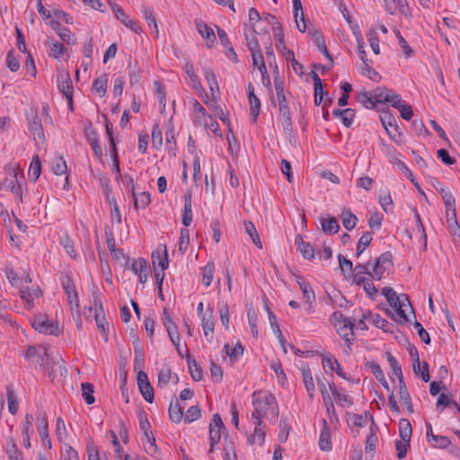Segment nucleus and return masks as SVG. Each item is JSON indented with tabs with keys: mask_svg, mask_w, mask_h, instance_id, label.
Wrapping results in <instances>:
<instances>
[{
	"mask_svg": "<svg viewBox=\"0 0 460 460\" xmlns=\"http://www.w3.org/2000/svg\"><path fill=\"white\" fill-rule=\"evenodd\" d=\"M253 411L252 418L255 420L261 419L270 411L277 418L279 416V405L275 396L269 392L255 391L252 394Z\"/></svg>",
	"mask_w": 460,
	"mask_h": 460,
	"instance_id": "f257e3e1",
	"label": "nucleus"
},
{
	"mask_svg": "<svg viewBox=\"0 0 460 460\" xmlns=\"http://www.w3.org/2000/svg\"><path fill=\"white\" fill-rule=\"evenodd\" d=\"M332 321L337 330L339 335L345 341L349 348L352 344V338L354 335V324L350 318L345 316L342 313L336 311L332 314Z\"/></svg>",
	"mask_w": 460,
	"mask_h": 460,
	"instance_id": "f03ea898",
	"label": "nucleus"
},
{
	"mask_svg": "<svg viewBox=\"0 0 460 460\" xmlns=\"http://www.w3.org/2000/svg\"><path fill=\"white\" fill-rule=\"evenodd\" d=\"M32 326L35 331L40 333L56 336L59 334L58 323L54 321H49L47 315L45 314L35 315L32 320Z\"/></svg>",
	"mask_w": 460,
	"mask_h": 460,
	"instance_id": "7ed1b4c3",
	"label": "nucleus"
},
{
	"mask_svg": "<svg viewBox=\"0 0 460 460\" xmlns=\"http://www.w3.org/2000/svg\"><path fill=\"white\" fill-rule=\"evenodd\" d=\"M393 265V254L390 252H383L375 261L372 270V279L380 280L387 270V266Z\"/></svg>",
	"mask_w": 460,
	"mask_h": 460,
	"instance_id": "20e7f679",
	"label": "nucleus"
},
{
	"mask_svg": "<svg viewBox=\"0 0 460 460\" xmlns=\"http://www.w3.org/2000/svg\"><path fill=\"white\" fill-rule=\"evenodd\" d=\"M444 200L446 206V217L447 221L449 223V211H452V223L459 228L456 219V199L451 191L447 188H440L438 191Z\"/></svg>",
	"mask_w": 460,
	"mask_h": 460,
	"instance_id": "39448f33",
	"label": "nucleus"
},
{
	"mask_svg": "<svg viewBox=\"0 0 460 460\" xmlns=\"http://www.w3.org/2000/svg\"><path fill=\"white\" fill-rule=\"evenodd\" d=\"M279 114L281 116L282 127L286 135H292V119L287 98L278 100Z\"/></svg>",
	"mask_w": 460,
	"mask_h": 460,
	"instance_id": "423d86ee",
	"label": "nucleus"
},
{
	"mask_svg": "<svg viewBox=\"0 0 460 460\" xmlns=\"http://www.w3.org/2000/svg\"><path fill=\"white\" fill-rule=\"evenodd\" d=\"M111 8L115 17L119 20L126 27L129 28L137 34H139L142 31L141 27L137 25L135 21L129 19L119 5L115 3H111Z\"/></svg>",
	"mask_w": 460,
	"mask_h": 460,
	"instance_id": "0eeeda50",
	"label": "nucleus"
},
{
	"mask_svg": "<svg viewBox=\"0 0 460 460\" xmlns=\"http://www.w3.org/2000/svg\"><path fill=\"white\" fill-rule=\"evenodd\" d=\"M137 385L144 399L152 403L155 399L154 389L148 380L147 375L144 371L137 374Z\"/></svg>",
	"mask_w": 460,
	"mask_h": 460,
	"instance_id": "6e6552de",
	"label": "nucleus"
},
{
	"mask_svg": "<svg viewBox=\"0 0 460 460\" xmlns=\"http://www.w3.org/2000/svg\"><path fill=\"white\" fill-rule=\"evenodd\" d=\"M36 425L42 443L49 448H51V440L49 435L48 416L46 413L40 412L37 415Z\"/></svg>",
	"mask_w": 460,
	"mask_h": 460,
	"instance_id": "1a4fd4ad",
	"label": "nucleus"
},
{
	"mask_svg": "<svg viewBox=\"0 0 460 460\" xmlns=\"http://www.w3.org/2000/svg\"><path fill=\"white\" fill-rule=\"evenodd\" d=\"M294 277L303 293V297H304L305 303H307L310 305V307H309V310H310L312 307V305L315 302L314 292L310 283L308 281H306L304 279V277L297 275V274H294Z\"/></svg>",
	"mask_w": 460,
	"mask_h": 460,
	"instance_id": "9d476101",
	"label": "nucleus"
},
{
	"mask_svg": "<svg viewBox=\"0 0 460 460\" xmlns=\"http://www.w3.org/2000/svg\"><path fill=\"white\" fill-rule=\"evenodd\" d=\"M381 294L386 298L387 302L391 306L396 305V304L406 301L408 305L411 307V313L414 314V310L410 303L409 296L406 294L397 295L396 292L389 287H385L381 290Z\"/></svg>",
	"mask_w": 460,
	"mask_h": 460,
	"instance_id": "9b49d317",
	"label": "nucleus"
},
{
	"mask_svg": "<svg viewBox=\"0 0 460 460\" xmlns=\"http://www.w3.org/2000/svg\"><path fill=\"white\" fill-rule=\"evenodd\" d=\"M380 120L382 122L383 127L385 128L387 134L390 136V137L396 141V136L395 133L392 131V128L398 132V135L401 136L402 133L399 132V127L397 125V119L395 116L389 112H385L384 114L380 115Z\"/></svg>",
	"mask_w": 460,
	"mask_h": 460,
	"instance_id": "f8f14e48",
	"label": "nucleus"
},
{
	"mask_svg": "<svg viewBox=\"0 0 460 460\" xmlns=\"http://www.w3.org/2000/svg\"><path fill=\"white\" fill-rule=\"evenodd\" d=\"M200 320L204 331V335L208 341H211L213 340V332L215 327L213 308L208 305L204 315L200 317Z\"/></svg>",
	"mask_w": 460,
	"mask_h": 460,
	"instance_id": "ddd939ff",
	"label": "nucleus"
},
{
	"mask_svg": "<svg viewBox=\"0 0 460 460\" xmlns=\"http://www.w3.org/2000/svg\"><path fill=\"white\" fill-rule=\"evenodd\" d=\"M58 87L64 96L73 94V84L68 71H61L58 74Z\"/></svg>",
	"mask_w": 460,
	"mask_h": 460,
	"instance_id": "4468645a",
	"label": "nucleus"
},
{
	"mask_svg": "<svg viewBox=\"0 0 460 460\" xmlns=\"http://www.w3.org/2000/svg\"><path fill=\"white\" fill-rule=\"evenodd\" d=\"M195 25L199 33L207 40L208 47L211 48L217 40L213 29L203 21H195Z\"/></svg>",
	"mask_w": 460,
	"mask_h": 460,
	"instance_id": "2eb2a0df",
	"label": "nucleus"
},
{
	"mask_svg": "<svg viewBox=\"0 0 460 460\" xmlns=\"http://www.w3.org/2000/svg\"><path fill=\"white\" fill-rule=\"evenodd\" d=\"M49 24L63 41H66L67 44H75V38L68 28L62 26L59 22L55 20H52Z\"/></svg>",
	"mask_w": 460,
	"mask_h": 460,
	"instance_id": "dca6fc26",
	"label": "nucleus"
},
{
	"mask_svg": "<svg viewBox=\"0 0 460 460\" xmlns=\"http://www.w3.org/2000/svg\"><path fill=\"white\" fill-rule=\"evenodd\" d=\"M248 98L250 102L251 114L253 122L258 119L261 111V101L254 93V87L252 83L248 84Z\"/></svg>",
	"mask_w": 460,
	"mask_h": 460,
	"instance_id": "f3484780",
	"label": "nucleus"
},
{
	"mask_svg": "<svg viewBox=\"0 0 460 460\" xmlns=\"http://www.w3.org/2000/svg\"><path fill=\"white\" fill-rule=\"evenodd\" d=\"M295 244L305 259L311 261L314 258V247L309 243H305L301 234L295 237Z\"/></svg>",
	"mask_w": 460,
	"mask_h": 460,
	"instance_id": "a211bd4d",
	"label": "nucleus"
},
{
	"mask_svg": "<svg viewBox=\"0 0 460 460\" xmlns=\"http://www.w3.org/2000/svg\"><path fill=\"white\" fill-rule=\"evenodd\" d=\"M319 447L323 451H330L332 448L331 441V431L326 420H323V429L320 433Z\"/></svg>",
	"mask_w": 460,
	"mask_h": 460,
	"instance_id": "6ab92c4d",
	"label": "nucleus"
},
{
	"mask_svg": "<svg viewBox=\"0 0 460 460\" xmlns=\"http://www.w3.org/2000/svg\"><path fill=\"white\" fill-rule=\"evenodd\" d=\"M204 76L208 82L209 91L211 93V99L212 101H215V98L217 97V93L219 92V85L217 80V76L214 73V71L209 68L206 67L204 69Z\"/></svg>",
	"mask_w": 460,
	"mask_h": 460,
	"instance_id": "aec40b11",
	"label": "nucleus"
},
{
	"mask_svg": "<svg viewBox=\"0 0 460 460\" xmlns=\"http://www.w3.org/2000/svg\"><path fill=\"white\" fill-rule=\"evenodd\" d=\"M152 262L154 267L157 266V268L160 267L163 269L168 268L169 262L165 245H163L161 251L156 250L152 252Z\"/></svg>",
	"mask_w": 460,
	"mask_h": 460,
	"instance_id": "412c9836",
	"label": "nucleus"
},
{
	"mask_svg": "<svg viewBox=\"0 0 460 460\" xmlns=\"http://www.w3.org/2000/svg\"><path fill=\"white\" fill-rule=\"evenodd\" d=\"M301 373L303 376L304 385L305 387V390L311 399L314 396V384L313 376L311 373V370L308 367V365H305L301 368Z\"/></svg>",
	"mask_w": 460,
	"mask_h": 460,
	"instance_id": "4be33fe9",
	"label": "nucleus"
},
{
	"mask_svg": "<svg viewBox=\"0 0 460 460\" xmlns=\"http://www.w3.org/2000/svg\"><path fill=\"white\" fill-rule=\"evenodd\" d=\"M398 390H399L398 394H399L400 400L402 401V404L405 406L408 413L412 414L414 412L413 403H412L411 395L408 392L406 384L401 382V385H399Z\"/></svg>",
	"mask_w": 460,
	"mask_h": 460,
	"instance_id": "5701e85b",
	"label": "nucleus"
},
{
	"mask_svg": "<svg viewBox=\"0 0 460 460\" xmlns=\"http://www.w3.org/2000/svg\"><path fill=\"white\" fill-rule=\"evenodd\" d=\"M5 451L9 460H23L22 453L18 449L13 437L7 438Z\"/></svg>",
	"mask_w": 460,
	"mask_h": 460,
	"instance_id": "b1692460",
	"label": "nucleus"
},
{
	"mask_svg": "<svg viewBox=\"0 0 460 460\" xmlns=\"http://www.w3.org/2000/svg\"><path fill=\"white\" fill-rule=\"evenodd\" d=\"M349 421L351 422V424L354 426V427H364L367 425V419H370L372 420V425L373 426V429L375 428L376 429H377V427L376 426L375 422H374V418L372 416L371 413H369L368 411H366L364 415L362 414H357V413H352V414H349Z\"/></svg>",
	"mask_w": 460,
	"mask_h": 460,
	"instance_id": "393cba45",
	"label": "nucleus"
},
{
	"mask_svg": "<svg viewBox=\"0 0 460 460\" xmlns=\"http://www.w3.org/2000/svg\"><path fill=\"white\" fill-rule=\"evenodd\" d=\"M32 420H33L32 414L27 413L25 415V420H24V423L22 426V438H23V446L26 448L31 447V435L32 433V429H31Z\"/></svg>",
	"mask_w": 460,
	"mask_h": 460,
	"instance_id": "a878e982",
	"label": "nucleus"
},
{
	"mask_svg": "<svg viewBox=\"0 0 460 460\" xmlns=\"http://www.w3.org/2000/svg\"><path fill=\"white\" fill-rule=\"evenodd\" d=\"M29 128L31 134L33 135L34 139L39 138L40 140L42 141L45 140L41 120L37 115L33 116L32 119L30 120Z\"/></svg>",
	"mask_w": 460,
	"mask_h": 460,
	"instance_id": "bb28decb",
	"label": "nucleus"
},
{
	"mask_svg": "<svg viewBox=\"0 0 460 460\" xmlns=\"http://www.w3.org/2000/svg\"><path fill=\"white\" fill-rule=\"evenodd\" d=\"M377 443V436L373 429V426L370 427V433L367 435L366 438V446H365V451L367 456H369V460H372L375 452H376V446Z\"/></svg>",
	"mask_w": 460,
	"mask_h": 460,
	"instance_id": "cd10ccee",
	"label": "nucleus"
},
{
	"mask_svg": "<svg viewBox=\"0 0 460 460\" xmlns=\"http://www.w3.org/2000/svg\"><path fill=\"white\" fill-rule=\"evenodd\" d=\"M341 218L343 226L347 230L351 231L352 229L355 228L358 222V217L349 209L343 208L341 213Z\"/></svg>",
	"mask_w": 460,
	"mask_h": 460,
	"instance_id": "c85d7f7f",
	"label": "nucleus"
},
{
	"mask_svg": "<svg viewBox=\"0 0 460 460\" xmlns=\"http://www.w3.org/2000/svg\"><path fill=\"white\" fill-rule=\"evenodd\" d=\"M205 103L208 106H210L216 115L224 122V123H226L229 125V118H228V112L226 111L222 107L221 105H219L217 103V97L215 98V101H212V99L210 100H206L205 101Z\"/></svg>",
	"mask_w": 460,
	"mask_h": 460,
	"instance_id": "c756f323",
	"label": "nucleus"
},
{
	"mask_svg": "<svg viewBox=\"0 0 460 460\" xmlns=\"http://www.w3.org/2000/svg\"><path fill=\"white\" fill-rule=\"evenodd\" d=\"M386 359L392 369L393 374L397 376L399 380V385H401V382L405 383L403 379L402 367L397 359L392 355L391 352H386Z\"/></svg>",
	"mask_w": 460,
	"mask_h": 460,
	"instance_id": "7c9ffc66",
	"label": "nucleus"
},
{
	"mask_svg": "<svg viewBox=\"0 0 460 460\" xmlns=\"http://www.w3.org/2000/svg\"><path fill=\"white\" fill-rule=\"evenodd\" d=\"M85 137L90 144L94 155L98 157L102 155V150L98 143L97 133L93 129H89L85 131Z\"/></svg>",
	"mask_w": 460,
	"mask_h": 460,
	"instance_id": "2f4dec72",
	"label": "nucleus"
},
{
	"mask_svg": "<svg viewBox=\"0 0 460 460\" xmlns=\"http://www.w3.org/2000/svg\"><path fill=\"white\" fill-rule=\"evenodd\" d=\"M401 439L411 441L412 428L409 420L402 418L398 423Z\"/></svg>",
	"mask_w": 460,
	"mask_h": 460,
	"instance_id": "473e14b6",
	"label": "nucleus"
},
{
	"mask_svg": "<svg viewBox=\"0 0 460 460\" xmlns=\"http://www.w3.org/2000/svg\"><path fill=\"white\" fill-rule=\"evenodd\" d=\"M322 229L325 234H334L339 232L340 225L334 217L321 221Z\"/></svg>",
	"mask_w": 460,
	"mask_h": 460,
	"instance_id": "72a5a7b5",
	"label": "nucleus"
},
{
	"mask_svg": "<svg viewBox=\"0 0 460 460\" xmlns=\"http://www.w3.org/2000/svg\"><path fill=\"white\" fill-rule=\"evenodd\" d=\"M134 199V208L135 209L138 208H146L151 202V196L149 192L143 191L139 194H132Z\"/></svg>",
	"mask_w": 460,
	"mask_h": 460,
	"instance_id": "f704fd0d",
	"label": "nucleus"
},
{
	"mask_svg": "<svg viewBox=\"0 0 460 460\" xmlns=\"http://www.w3.org/2000/svg\"><path fill=\"white\" fill-rule=\"evenodd\" d=\"M187 363L190 376L194 381L202 379V369L198 366L197 361L190 354L187 355Z\"/></svg>",
	"mask_w": 460,
	"mask_h": 460,
	"instance_id": "c9c22d12",
	"label": "nucleus"
},
{
	"mask_svg": "<svg viewBox=\"0 0 460 460\" xmlns=\"http://www.w3.org/2000/svg\"><path fill=\"white\" fill-rule=\"evenodd\" d=\"M108 77L107 75H102L96 78L93 83V91L103 97L107 93Z\"/></svg>",
	"mask_w": 460,
	"mask_h": 460,
	"instance_id": "e433bc0d",
	"label": "nucleus"
},
{
	"mask_svg": "<svg viewBox=\"0 0 460 460\" xmlns=\"http://www.w3.org/2000/svg\"><path fill=\"white\" fill-rule=\"evenodd\" d=\"M245 232L248 234L252 243L259 248L262 249V243L260 239V235L256 230L254 224L252 221H245L243 223Z\"/></svg>",
	"mask_w": 460,
	"mask_h": 460,
	"instance_id": "4c0bfd02",
	"label": "nucleus"
},
{
	"mask_svg": "<svg viewBox=\"0 0 460 460\" xmlns=\"http://www.w3.org/2000/svg\"><path fill=\"white\" fill-rule=\"evenodd\" d=\"M125 268L130 269L137 275L148 270V261L144 258L130 260L128 267Z\"/></svg>",
	"mask_w": 460,
	"mask_h": 460,
	"instance_id": "58836bf2",
	"label": "nucleus"
},
{
	"mask_svg": "<svg viewBox=\"0 0 460 460\" xmlns=\"http://www.w3.org/2000/svg\"><path fill=\"white\" fill-rule=\"evenodd\" d=\"M128 77H129V84L130 86L134 85H140V80H141V70L139 66H137V63L135 62L134 64L129 63L128 64Z\"/></svg>",
	"mask_w": 460,
	"mask_h": 460,
	"instance_id": "ea45409f",
	"label": "nucleus"
},
{
	"mask_svg": "<svg viewBox=\"0 0 460 460\" xmlns=\"http://www.w3.org/2000/svg\"><path fill=\"white\" fill-rule=\"evenodd\" d=\"M254 424V431L253 434L248 438V443L250 445H254L256 443V439H258L259 444L262 445L265 439V432L261 429V420H255Z\"/></svg>",
	"mask_w": 460,
	"mask_h": 460,
	"instance_id": "a19ab883",
	"label": "nucleus"
},
{
	"mask_svg": "<svg viewBox=\"0 0 460 460\" xmlns=\"http://www.w3.org/2000/svg\"><path fill=\"white\" fill-rule=\"evenodd\" d=\"M209 449L208 454H212L221 439L222 433L224 430L216 429L213 426H209Z\"/></svg>",
	"mask_w": 460,
	"mask_h": 460,
	"instance_id": "79ce46f5",
	"label": "nucleus"
},
{
	"mask_svg": "<svg viewBox=\"0 0 460 460\" xmlns=\"http://www.w3.org/2000/svg\"><path fill=\"white\" fill-rule=\"evenodd\" d=\"M47 45L50 48L52 55L55 58H61L66 52V49L65 48L64 44L57 41L54 39H49L47 40Z\"/></svg>",
	"mask_w": 460,
	"mask_h": 460,
	"instance_id": "37998d69",
	"label": "nucleus"
},
{
	"mask_svg": "<svg viewBox=\"0 0 460 460\" xmlns=\"http://www.w3.org/2000/svg\"><path fill=\"white\" fill-rule=\"evenodd\" d=\"M168 411L172 422L179 423L183 418V408L178 402L171 403Z\"/></svg>",
	"mask_w": 460,
	"mask_h": 460,
	"instance_id": "c03bdc74",
	"label": "nucleus"
},
{
	"mask_svg": "<svg viewBox=\"0 0 460 460\" xmlns=\"http://www.w3.org/2000/svg\"><path fill=\"white\" fill-rule=\"evenodd\" d=\"M255 30L253 29L252 31H250V32H245L244 35H245V41H246V46L247 48L249 49L250 52L251 53H254V52H257V51H261V49L259 45V42L254 35L255 33Z\"/></svg>",
	"mask_w": 460,
	"mask_h": 460,
	"instance_id": "a18cd8bd",
	"label": "nucleus"
},
{
	"mask_svg": "<svg viewBox=\"0 0 460 460\" xmlns=\"http://www.w3.org/2000/svg\"><path fill=\"white\" fill-rule=\"evenodd\" d=\"M283 54L286 58V59L292 64L293 70L296 74L302 75L304 73V66L302 64H300L295 58V53L293 50L287 49L283 51Z\"/></svg>",
	"mask_w": 460,
	"mask_h": 460,
	"instance_id": "49530a36",
	"label": "nucleus"
},
{
	"mask_svg": "<svg viewBox=\"0 0 460 460\" xmlns=\"http://www.w3.org/2000/svg\"><path fill=\"white\" fill-rule=\"evenodd\" d=\"M273 30H274V36L277 40V43H276L277 48L279 49H282L283 51L287 50L288 49L285 45L284 33H283V29H282L280 22H276L274 23Z\"/></svg>",
	"mask_w": 460,
	"mask_h": 460,
	"instance_id": "de8ad7c7",
	"label": "nucleus"
},
{
	"mask_svg": "<svg viewBox=\"0 0 460 460\" xmlns=\"http://www.w3.org/2000/svg\"><path fill=\"white\" fill-rule=\"evenodd\" d=\"M142 13H143V17L145 18V20L146 21L148 25L150 27L154 26L155 37H158V32H159L158 25L156 22V18L155 16L154 11L144 6V7H142Z\"/></svg>",
	"mask_w": 460,
	"mask_h": 460,
	"instance_id": "09e8293b",
	"label": "nucleus"
},
{
	"mask_svg": "<svg viewBox=\"0 0 460 460\" xmlns=\"http://www.w3.org/2000/svg\"><path fill=\"white\" fill-rule=\"evenodd\" d=\"M357 100L367 109H373L376 105L373 94L366 91L359 93Z\"/></svg>",
	"mask_w": 460,
	"mask_h": 460,
	"instance_id": "8fccbe9b",
	"label": "nucleus"
},
{
	"mask_svg": "<svg viewBox=\"0 0 460 460\" xmlns=\"http://www.w3.org/2000/svg\"><path fill=\"white\" fill-rule=\"evenodd\" d=\"M95 321L98 329L101 332L102 336L103 337L104 341H108V333H107V328H108V323L106 321L105 316L103 314L100 312L95 313Z\"/></svg>",
	"mask_w": 460,
	"mask_h": 460,
	"instance_id": "3c124183",
	"label": "nucleus"
},
{
	"mask_svg": "<svg viewBox=\"0 0 460 460\" xmlns=\"http://www.w3.org/2000/svg\"><path fill=\"white\" fill-rule=\"evenodd\" d=\"M41 296V290L39 288H27L21 290V298L28 304L31 303L34 297Z\"/></svg>",
	"mask_w": 460,
	"mask_h": 460,
	"instance_id": "603ef678",
	"label": "nucleus"
},
{
	"mask_svg": "<svg viewBox=\"0 0 460 460\" xmlns=\"http://www.w3.org/2000/svg\"><path fill=\"white\" fill-rule=\"evenodd\" d=\"M214 263L208 262L207 265L202 268V283L205 287H209L214 276Z\"/></svg>",
	"mask_w": 460,
	"mask_h": 460,
	"instance_id": "864d4df0",
	"label": "nucleus"
},
{
	"mask_svg": "<svg viewBox=\"0 0 460 460\" xmlns=\"http://www.w3.org/2000/svg\"><path fill=\"white\" fill-rule=\"evenodd\" d=\"M247 318L249 326L251 328V332L252 333V336L257 338L258 337V328H257V314L255 310L252 308V306H250L247 310Z\"/></svg>",
	"mask_w": 460,
	"mask_h": 460,
	"instance_id": "5fc2aeb1",
	"label": "nucleus"
},
{
	"mask_svg": "<svg viewBox=\"0 0 460 460\" xmlns=\"http://www.w3.org/2000/svg\"><path fill=\"white\" fill-rule=\"evenodd\" d=\"M390 92L386 87L376 88L372 93L376 104L388 102Z\"/></svg>",
	"mask_w": 460,
	"mask_h": 460,
	"instance_id": "6e6d98bb",
	"label": "nucleus"
},
{
	"mask_svg": "<svg viewBox=\"0 0 460 460\" xmlns=\"http://www.w3.org/2000/svg\"><path fill=\"white\" fill-rule=\"evenodd\" d=\"M142 441H143L144 447H145L146 451L149 455L155 456V454L158 452V447L155 444V438L153 433L148 434L147 436H145V438H143Z\"/></svg>",
	"mask_w": 460,
	"mask_h": 460,
	"instance_id": "4d7b16f0",
	"label": "nucleus"
},
{
	"mask_svg": "<svg viewBox=\"0 0 460 460\" xmlns=\"http://www.w3.org/2000/svg\"><path fill=\"white\" fill-rule=\"evenodd\" d=\"M81 386L82 395L85 402L89 405L94 403L95 398L93 396V385L91 383H83Z\"/></svg>",
	"mask_w": 460,
	"mask_h": 460,
	"instance_id": "13d9d810",
	"label": "nucleus"
},
{
	"mask_svg": "<svg viewBox=\"0 0 460 460\" xmlns=\"http://www.w3.org/2000/svg\"><path fill=\"white\" fill-rule=\"evenodd\" d=\"M340 269L346 278L350 277L353 270L352 261L345 258L342 254L338 255Z\"/></svg>",
	"mask_w": 460,
	"mask_h": 460,
	"instance_id": "bf43d9fd",
	"label": "nucleus"
},
{
	"mask_svg": "<svg viewBox=\"0 0 460 460\" xmlns=\"http://www.w3.org/2000/svg\"><path fill=\"white\" fill-rule=\"evenodd\" d=\"M224 351L231 359H236L243 353V348L241 342H237L234 348L229 344H225Z\"/></svg>",
	"mask_w": 460,
	"mask_h": 460,
	"instance_id": "052dcab7",
	"label": "nucleus"
},
{
	"mask_svg": "<svg viewBox=\"0 0 460 460\" xmlns=\"http://www.w3.org/2000/svg\"><path fill=\"white\" fill-rule=\"evenodd\" d=\"M172 378L171 368L168 366H164L158 374V386L165 387Z\"/></svg>",
	"mask_w": 460,
	"mask_h": 460,
	"instance_id": "680f3d73",
	"label": "nucleus"
},
{
	"mask_svg": "<svg viewBox=\"0 0 460 460\" xmlns=\"http://www.w3.org/2000/svg\"><path fill=\"white\" fill-rule=\"evenodd\" d=\"M372 234L370 232L364 233L358 240L357 245V256L359 257L372 241Z\"/></svg>",
	"mask_w": 460,
	"mask_h": 460,
	"instance_id": "e2e57ef3",
	"label": "nucleus"
},
{
	"mask_svg": "<svg viewBox=\"0 0 460 460\" xmlns=\"http://www.w3.org/2000/svg\"><path fill=\"white\" fill-rule=\"evenodd\" d=\"M223 452L224 460H237V456L233 447V442L231 440L228 441L226 436L224 438Z\"/></svg>",
	"mask_w": 460,
	"mask_h": 460,
	"instance_id": "0e129e2a",
	"label": "nucleus"
},
{
	"mask_svg": "<svg viewBox=\"0 0 460 460\" xmlns=\"http://www.w3.org/2000/svg\"><path fill=\"white\" fill-rule=\"evenodd\" d=\"M291 427L286 418H282L279 422V430L278 434L280 442H286L288 438Z\"/></svg>",
	"mask_w": 460,
	"mask_h": 460,
	"instance_id": "69168bd1",
	"label": "nucleus"
},
{
	"mask_svg": "<svg viewBox=\"0 0 460 460\" xmlns=\"http://www.w3.org/2000/svg\"><path fill=\"white\" fill-rule=\"evenodd\" d=\"M32 174L33 176V181H36L40 173H41V163H40V157L39 155H35L33 158H32V161L31 163V165H30V168H29V174Z\"/></svg>",
	"mask_w": 460,
	"mask_h": 460,
	"instance_id": "338daca9",
	"label": "nucleus"
},
{
	"mask_svg": "<svg viewBox=\"0 0 460 460\" xmlns=\"http://www.w3.org/2000/svg\"><path fill=\"white\" fill-rule=\"evenodd\" d=\"M200 416H201L200 407L199 405H193L188 409L187 413L184 416V421L190 423V422H192V421L199 419Z\"/></svg>",
	"mask_w": 460,
	"mask_h": 460,
	"instance_id": "774afa93",
	"label": "nucleus"
}]
</instances>
